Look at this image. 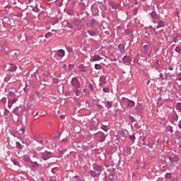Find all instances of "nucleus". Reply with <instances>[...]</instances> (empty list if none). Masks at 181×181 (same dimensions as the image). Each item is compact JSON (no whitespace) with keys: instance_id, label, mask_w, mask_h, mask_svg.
<instances>
[{"instance_id":"obj_1","label":"nucleus","mask_w":181,"mask_h":181,"mask_svg":"<svg viewBox=\"0 0 181 181\" xmlns=\"http://www.w3.org/2000/svg\"><path fill=\"white\" fill-rule=\"evenodd\" d=\"M71 86L74 87L75 88H80V81H78V79L77 78H73L71 80Z\"/></svg>"},{"instance_id":"obj_2","label":"nucleus","mask_w":181,"mask_h":181,"mask_svg":"<svg viewBox=\"0 0 181 181\" xmlns=\"http://www.w3.org/2000/svg\"><path fill=\"white\" fill-rule=\"evenodd\" d=\"M18 101V98H13V99L8 98V107L12 108V105L15 104Z\"/></svg>"},{"instance_id":"obj_3","label":"nucleus","mask_w":181,"mask_h":181,"mask_svg":"<svg viewBox=\"0 0 181 181\" xmlns=\"http://www.w3.org/2000/svg\"><path fill=\"white\" fill-rule=\"evenodd\" d=\"M18 54H19V52L18 51H12L9 54L10 59H15L18 57Z\"/></svg>"},{"instance_id":"obj_4","label":"nucleus","mask_w":181,"mask_h":181,"mask_svg":"<svg viewBox=\"0 0 181 181\" xmlns=\"http://www.w3.org/2000/svg\"><path fill=\"white\" fill-rule=\"evenodd\" d=\"M98 136L99 142H104V141L105 140V136L103 133H98Z\"/></svg>"},{"instance_id":"obj_5","label":"nucleus","mask_w":181,"mask_h":181,"mask_svg":"<svg viewBox=\"0 0 181 181\" xmlns=\"http://www.w3.org/2000/svg\"><path fill=\"white\" fill-rule=\"evenodd\" d=\"M50 156H52V153L47 152L42 156V159H43V160H47Z\"/></svg>"},{"instance_id":"obj_6","label":"nucleus","mask_w":181,"mask_h":181,"mask_svg":"<svg viewBox=\"0 0 181 181\" xmlns=\"http://www.w3.org/2000/svg\"><path fill=\"white\" fill-rule=\"evenodd\" d=\"M64 54H66V53L64 52V50H63V49H59L57 52V55H58L59 57H64Z\"/></svg>"},{"instance_id":"obj_7","label":"nucleus","mask_w":181,"mask_h":181,"mask_svg":"<svg viewBox=\"0 0 181 181\" xmlns=\"http://www.w3.org/2000/svg\"><path fill=\"white\" fill-rule=\"evenodd\" d=\"M90 60L91 62H99V60H101V57L100 55H95Z\"/></svg>"},{"instance_id":"obj_8","label":"nucleus","mask_w":181,"mask_h":181,"mask_svg":"<svg viewBox=\"0 0 181 181\" xmlns=\"http://www.w3.org/2000/svg\"><path fill=\"white\" fill-rule=\"evenodd\" d=\"M94 170H95V172H98V173H101V171L103 170V167L100 166V165H95L94 167Z\"/></svg>"},{"instance_id":"obj_9","label":"nucleus","mask_w":181,"mask_h":181,"mask_svg":"<svg viewBox=\"0 0 181 181\" xmlns=\"http://www.w3.org/2000/svg\"><path fill=\"white\" fill-rule=\"evenodd\" d=\"M118 49L121 53H124L125 52V47L124 46V45H119Z\"/></svg>"},{"instance_id":"obj_10","label":"nucleus","mask_w":181,"mask_h":181,"mask_svg":"<svg viewBox=\"0 0 181 181\" xmlns=\"http://www.w3.org/2000/svg\"><path fill=\"white\" fill-rule=\"evenodd\" d=\"M134 105H135V102L132 100H128L127 107H129V108H132V107H134Z\"/></svg>"},{"instance_id":"obj_11","label":"nucleus","mask_w":181,"mask_h":181,"mask_svg":"<svg viewBox=\"0 0 181 181\" xmlns=\"http://www.w3.org/2000/svg\"><path fill=\"white\" fill-rule=\"evenodd\" d=\"M165 22L160 20L158 21V25L157 26V29H159V28H163V26H165Z\"/></svg>"},{"instance_id":"obj_12","label":"nucleus","mask_w":181,"mask_h":181,"mask_svg":"<svg viewBox=\"0 0 181 181\" xmlns=\"http://www.w3.org/2000/svg\"><path fill=\"white\" fill-rule=\"evenodd\" d=\"M123 62L124 63H129V62H131V57H129V56L124 57Z\"/></svg>"},{"instance_id":"obj_13","label":"nucleus","mask_w":181,"mask_h":181,"mask_svg":"<svg viewBox=\"0 0 181 181\" xmlns=\"http://www.w3.org/2000/svg\"><path fill=\"white\" fill-rule=\"evenodd\" d=\"M136 110H137L138 112H141V111H142V110H144V106H142V105L138 103V105L136 106Z\"/></svg>"},{"instance_id":"obj_14","label":"nucleus","mask_w":181,"mask_h":181,"mask_svg":"<svg viewBox=\"0 0 181 181\" xmlns=\"http://www.w3.org/2000/svg\"><path fill=\"white\" fill-rule=\"evenodd\" d=\"M90 174L93 177H97V176L100 175V173H95L94 171H90Z\"/></svg>"},{"instance_id":"obj_15","label":"nucleus","mask_w":181,"mask_h":181,"mask_svg":"<svg viewBox=\"0 0 181 181\" xmlns=\"http://www.w3.org/2000/svg\"><path fill=\"white\" fill-rule=\"evenodd\" d=\"M88 33H89V35H90V36H95V35H96L95 31H94V30H88Z\"/></svg>"},{"instance_id":"obj_16","label":"nucleus","mask_w":181,"mask_h":181,"mask_svg":"<svg viewBox=\"0 0 181 181\" xmlns=\"http://www.w3.org/2000/svg\"><path fill=\"white\" fill-rule=\"evenodd\" d=\"M16 69H17L16 66L12 64V65H11L9 71H16Z\"/></svg>"},{"instance_id":"obj_17","label":"nucleus","mask_w":181,"mask_h":181,"mask_svg":"<svg viewBox=\"0 0 181 181\" xmlns=\"http://www.w3.org/2000/svg\"><path fill=\"white\" fill-rule=\"evenodd\" d=\"M151 16L153 19H156L158 18V14H156L155 12H152L151 13Z\"/></svg>"},{"instance_id":"obj_18","label":"nucleus","mask_w":181,"mask_h":181,"mask_svg":"<svg viewBox=\"0 0 181 181\" xmlns=\"http://www.w3.org/2000/svg\"><path fill=\"white\" fill-rule=\"evenodd\" d=\"M169 159L172 163H173V162H177V158L176 157H173V158L169 157Z\"/></svg>"},{"instance_id":"obj_19","label":"nucleus","mask_w":181,"mask_h":181,"mask_svg":"<svg viewBox=\"0 0 181 181\" xmlns=\"http://www.w3.org/2000/svg\"><path fill=\"white\" fill-rule=\"evenodd\" d=\"M105 84V78H100V86H104Z\"/></svg>"},{"instance_id":"obj_20","label":"nucleus","mask_w":181,"mask_h":181,"mask_svg":"<svg viewBox=\"0 0 181 181\" xmlns=\"http://www.w3.org/2000/svg\"><path fill=\"white\" fill-rule=\"evenodd\" d=\"M95 70H101L102 66H101V65L96 64H95Z\"/></svg>"},{"instance_id":"obj_21","label":"nucleus","mask_w":181,"mask_h":181,"mask_svg":"<svg viewBox=\"0 0 181 181\" xmlns=\"http://www.w3.org/2000/svg\"><path fill=\"white\" fill-rule=\"evenodd\" d=\"M8 97H11L12 98H15L16 97V95L13 92H9L8 93Z\"/></svg>"},{"instance_id":"obj_22","label":"nucleus","mask_w":181,"mask_h":181,"mask_svg":"<svg viewBox=\"0 0 181 181\" xmlns=\"http://www.w3.org/2000/svg\"><path fill=\"white\" fill-rule=\"evenodd\" d=\"M33 12H36L37 13H39V12H40V10H39V8H37V6H36L35 7H34V8H33Z\"/></svg>"},{"instance_id":"obj_23","label":"nucleus","mask_w":181,"mask_h":181,"mask_svg":"<svg viewBox=\"0 0 181 181\" xmlns=\"http://www.w3.org/2000/svg\"><path fill=\"white\" fill-rule=\"evenodd\" d=\"M78 69L81 70V71H86V68L84 67V66L83 65H80L79 66H78Z\"/></svg>"},{"instance_id":"obj_24","label":"nucleus","mask_w":181,"mask_h":181,"mask_svg":"<svg viewBox=\"0 0 181 181\" xmlns=\"http://www.w3.org/2000/svg\"><path fill=\"white\" fill-rule=\"evenodd\" d=\"M135 135H136V134H133V135H132V136H129V139H130L131 141H132L133 142H134V141H135V139H136Z\"/></svg>"},{"instance_id":"obj_25","label":"nucleus","mask_w":181,"mask_h":181,"mask_svg":"<svg viewBox=\"0 0 181 181\" xmlns=\"http://www.w3.org/2000/svg\"><path fill=\"white\" fill-rule=\"evenodd\" d=\"M106 103H107V108H111V107H112V102L107 101Z\"/></svg>"},{"instance_id":"obj_26","label":"nucleus","mask_w":181,"mask_h":181,"mask_svg":"<svg viewBox=\"0 0 181 181\" xmlns=\"http://www.w3.org/2000/svg\"><path fill=\"white\" fill-rule=\"evenodd\" d=\"M176 110H178L179 111H181V103H177L176 105Z\"/></svg>"},{"instance_id":"obj_27","label":"nucleus","mask_w":181,"mask_h":181,"mask_svg":"<svg viewBox=\"0 0 181 181\" xmlns=\"http://www.w3.org/2000/svg\"><path fill=\"white\" fill-rule=\"evenodd\" d=\"M1 104H6V98H3L1 100Z\"/></svg>"},{"instance_id":"obj_28","label":"nucleus","mask_w":181,"mask_h":181,"mask_svg":"<svg viewBox=\"0 0 181 181\" xmlns=\"http://www.w3.org/2000/svg\"><path fill=\"white\" fill-rule=\"evenodd\" d=\"M175 52H176L177 53H180V52H181V47H177L175 48Z\"/></svg>"},{"instance_id":"obj_29","label":"nucleus","mask_w":181,"mask_h":181,"mask_svg":"<svg viewBox=\"0 0 181 181\" xmlns=\"http://www.w3.org/2000/svg\"><path fill=\"white\" fill-rule=\"evenodd\" d=\"M88 88L91 91H94V86H93V84L90 83Z\"/></svg>"},{"instance_id":"obj_30","label":"nucleus","mask_w":181,"mask_h":181,"mask_svg":"<svg viewBox=\"0 0 181 181\" xmlns=\"http://www.w3.org/2000/svg\"><path fill=\"white\" fill-rule=\"evenodd\" d=\"M103 91L104 93H110V88H104Z\"/></svg>"},{"instance_id":"obj_31","label":"nucleus","mask_w":181,"mask_h":181,"mask_svg":"<svg viewBox=\"0 0 181 181\" xmlns=\"http://www.w3.org/2000/svg\"><path fill=\"white\" fill-rule=\"evenodd\" d=\"M9 110L6 108L4 109V115H8Z\"/></svg>"},{"instance_id":"obj_32","label":"nucleus","mask_w":181,"mask_h":181,"mask_svg":"<svg viewBox=\"0 0 181 181\" xmlns=\"http://www.w3.org/2000/svg\"><path fill=\"white\" fill-rule=\"evenodd\" d=\"M101 128H102V129H103V131H105V132H108V129L107 128V127L103 125Z\"/></svg>"},{"instance_id":"obj_33","label":"nucleus","mask_w":181,"mask_h":181,"mask_svg":"<svg viewBox=\"0 0 181 181\" xmlns=\"http://www.w3.org/2000/svg\"><path fill=\"white\" fill-rule=\"evenodd\" d=\"M50 36H52V33H48L45 35V37L47 39H49V37H50Z\"/></svg>"},{"instance_id":"obj_34","label":"nucleus","mask_w":181,"mask_h":181,"mask_svg":"<svg viewBox=\"0 0 181 181\" xmlns=\"http://www.w3.org/2000/svg\"><path fill=\"white\" fill-rule=\"evenodd\" d=\"M74 67V65H73V64H69V66H68V70H71V69H73Z\"/></svg>"},{"instance_id":"obj_35","label":"nucleus","mask_w":181,"mask_h":181,"mask_svg":"<svg viewBox=\"0 0 181 181\" xmlns=\"http://www.w3.org/2000/svg\"><path fill=\"white\" fill-rule=\"evenodd\" d=\"M21 143L16 142V148H18V149H21Z\"/></svg>"},{"instance_id":"obj_36","label":"nucleus","mask_w":181,"mask_h":181,"mask_svg":"<svg viewBox=\"0 0 181 181\" xmlns=\"http://www.w3.org/2000/svg\"><path fill=\"white\" fill-rule=\"evenodd\" d=\"M75 94H76V95H77V96L80 95V90H76L75 91Z\"/></svg>"},{"instance_id":"obj_37","label":"nucleus","mask_w":181,"mask_h":181,"mask_svg":"<svg viewBox=\"0 0 181 181\" xmlns=\"http://www.w3.org/2000/svg\"><path fill=\"white\" fill-rule=\"evenodd\" d=\"M108 179H109V180H112L114 179V175H109Z\"/></svg>"},{"instance_id":"obj_38","label":"nucleus","mask_w":181,"mask_h":181,"mask_svg":"<svg viewBox=\"0 0 181 181\" xmlns=\"http://www.w3.org/2000/svg\"><path fill=\"white\" fill-rule=\"evenodd\" d=\"M57 171V168H53L52 170V173H54V174H56V172Z\"/></svg>"},{"instance_id":"obj_39","label":"nucleus","mask_w":181,"mask_h":181,"mask_svg":"<svg viewBox=\"0 0 181 181\" xmlns=\"http://www.w3.org/2000/svg\"><path fill=\"white\" fill-rule=\"evenodd\" d=\"M177 40V37H173V42H175V43H176Z\"/></svg>"},{"instance_id":"obj_40","label":"nucleus","mask_w":181,"mask_h":181,"mask_svg":"<svg viewBox=\"0 0 181 181\" xmlns=\"http://www.w3.org/2000/svg\"><path fill=\"white\" fill-rule=\"evenodd\" d=\"M49 181H57V180H56V178L52 177L49 179Z\"/></svg>"},{"instance_id":"obj_41","label":"nucleus","mask_w":181,"mask_h":181,"mask_svg":"<svg viewBox=\"0 0 181 181\" xmlns=\"http://www.w3.org/2000/svg\"><path fill=\"white\" fill-rule=\"evenodd\" d=\"M117 6H113V5H112V8H113V9H117Z\"/></svg>"},{"instance_id":"obj_42","label":"nucleus","mask_w":181,"mask_h":181,"mask_svg":"<svg viewBox=\"0 0 181 181\" xmlns=\"http://www.w3.org/2000/svg\"><path fill=\"white\" fill-rule=\"evenodd\" d=\"M60 118H61V119H64V115H61Z\"/></svg>"},{"instance_id":"obj_43","label":"nucleus","mask_w":181,"mask_h":181,"mask_svg":"<svg viewBox=\"0 0 181 181\" xmlns=\"http://www.w3.org/2000/svg\"><path fill=\"white\" fill-rule=\"evenodd\" d=\"M165 177H170V174L165 175Z\"/></svg>"},{"instance_id":"obj_44","label":"nucleus","mask_w":181,"mask_h":181,"mask_svg":"<svg viewBox=\"0 0 181 181\" xmlns=\"http://www.w3.org/2000/svg\"><path fill=\"white\" fill-rule=\"evenodd\" d=\"M29 4H32L33 2V0H28Z\"/></svg>"},{"instance_id":"obj_45","label":"nucleus","mask_w":181,"mask_h":181,"mask_svg":"<svg viewBox=\"0 0 181 181\" xmlns=\"http://www.w3.org/2000/svg\"><path fill=\"white\" fill-rule=\"evenodd\" d=\"M22 132H25V128L21 129Z\"/></svg>"},{"instance_id":"obj_46","label":"nucleus","mask_w":181,"mask_h":181,"mask_svg":"<svg viewBox=\"0 0 181 181\" xmlns=\"http://www.w3.org/2000/svg\"><path fill=\"white\" fill-rule=\"evenodd\" d=\"M178 127L181 129V123L179 124Z\"/></svg>"},{"instance_id":"obj_47","label":"nucleus","mask_w":181,"mask_h":181,"mask_svg":"<svg viewBox=\"0 0 181 181\" xmlns=\"http://www.w3.org/2000/svg\"><path fill=\"white\" fill-rule=\"evenodd\" d=\"M149 83H151V81H147V85H149Z\"/></svg>"},{"instance_id":"obj_48","label":"nucleus","mask_w":181,"mask_h":181,"mask_svg":"<svg viewBox=\"0 0 181 181\" xmlns=\"http://www.w3.org/2000/svg\"><path fill=\"white\" fill-rule=\"evenodd\" d=\"M86 91H87V89H83L84 93H86Z\"/></svg>"},{"instance_id":"obj_49","label":"nucleus","mask_w":181,"mask_h":181,"mask_svg":"<svg viewBox=\"0 0 181 181\" xmlns=\"http://www.w3.org/2000/svg\"><path fill=\"white\" fill-rule=\"evenodd\" d=\"M63 5V3L59 4V6H62Z\"/></svg>"},{"instance_id":"obj_50","label":"nucleus","mask_w":181,"mask_h":181,"mask_svg":"<svg viewBox=\"0 0 181 181\" xmlns=\"http://www.w3.org/2000/svg\"><path fill=\"white\" fill-rule=\"evenodd\" d=\"M147 46L146 45H144V48L146 49Z\"/></svg>"},{"instance_id":"obj_51","label":"nucleus","mask_w":181,"mask_h":181,"mask_svg":"<svg viewBox=\"0 0 181 181\" xmlns=\"http://www.w3.org/2000/svg\"><path fill=\"white\" fill-rule=\"evenodd\" d=\"M47 1H48V2H50V1H52V0H47Z\"/></svg>"},{"instance_id":"obj_52","label":"nucleus","mask_w":181,"mask_h":181,"mask_svg":"<svg viewBox=\"0 0 181 181\" xmlns=\"http://www.w3.org/2000/svg\"><path fill=\"white\" fill-rule=\"evenodd\" d=\"M14 165H16V163H15V161L13 162Z\"/></svg>"},{"instance_id":"obj_53","label":"nucleus","mask_w":181,"mask_h":181,"mask_svg":"<svg viewBox=\"0 0 181 181\" xmlns=\"http://www.w3.org/2000/svg\"><path fill=\"white\" fill-rule=\"evenodd\" d=\"M65 69H66V65H64V66Z\"/></svg>"},{"instance_id":"obj_54","label":"nucleus","mask_w":181,"mask_h":181,"mask_svg":"<svg viewBox=\"0 0 181 181\" xmlns=\"http://www.w3.org/2000/svg\"><path fill=\"white\" fill-rule=\"evenodd\" d=\"M180 147L181 148V144H180Z\"/></svg>"}]
</instances>
